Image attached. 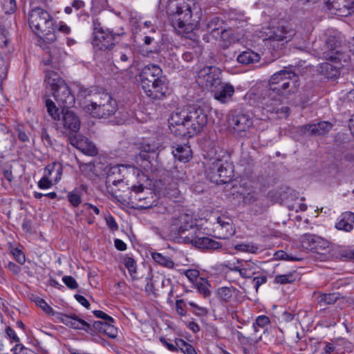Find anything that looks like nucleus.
<instances>
[{"mask_svg": "<svg viewBox=\"0 0 354 354\" xmlns=\"http://www.w3.org/2000/svg\"><path fill=\"white\" fill-rule=\"evenodd\" d=\"M170 225L172 231L179 235L183 243L192 244L201 250H217L222 247L221 243L204 236L192 216L185 213L180 208L174 211Z\"/></svg>", "mask_w": 354, "mask_h": 354, "instance_id": "obj_1", "label": "nucleus"}, {"mask_svg": "<svg viewBox=\"0 0 354 354\" xmlns=\"http://www.w3.org/2000/svg\"><path fill=\"white\" fill-rule=\"evenodd\" d=\"M169 127L176 137L192 138L201 133L207 123V115L201 107L177 109L169 118Z\"/></svg>", "mask_w": 354, "mask_h": 354, "instance_id": "obj_2", "label": "nucleus"}, {"mask_svg": "<svg viewBox=\"0 0 354 354\" xmlns=\"http://www.w3.org/2000/svg\"><path fill=\"white\" fill-rule=\"evenodd\" d=\"M299 86V76L290 70H281L270 78L268 85L262 91L263 104L275 102L281 104L290 95L295 93Z\"/></svg>", "mask_w": 354, "mask_h": 354, "instance_id": "obj_3", "label": "nucleus"}, {"mask_svg": "<svg viewBox=\"0 0 354 354\" xmlns=\"http://www.w3.org/2000/svg\"><path fill=\"white\" fill-rule=\"evenodd\" d=\"M140 82L144 93L151 100H162L169 93L167 77L157 64L145 66L140 72Z\"/></svg>", "mask_w": 354, "mask_h": 354, "instance_id": "obj_4", "label": "nucleus"}, {"mask_svg": "<svg viewBox=\"0 0 354 354\" xmlns=\"http://www.w3.org/2000/svg\"><path fill=\"white\" fill-rule=\"evenodd\" d=\"M28 25L44 42L51 43L56 40L55 21L45 9L41 7L32 8L28 14Z\"/></svg>", "mask_w": 354, "mask_h": 354, "instance_id": "obj_5", "label": "nucleus"}, {"mask_svg": "<svg viewBox=\"0 0 354 354\" xmlns=\"http://www.w3.org/2000/svg\"><path fill=\"white\" fill-rule=\"evenodd\" d=\"M118 108L117 101L107 93L96 95L85 106L86 112L96 118H108L116 113Z\"/></svg>", "mask_w": 354, "mask_h": 354, "instance_id": "obj_6", "label": "nucleus"}, {"mask_svg": "<svg viewBox=\"0 0 354 354\" xmlns=\"http://www.w3.org/2000/svg\"><path fill=\"white\" fill-rule=\"evenodd\" d=\"M193 0H177L174 4V10H171L170 20L172 26L179 31L192 30L194 26L192 22V5Z\"/></svg>", "mask_w": 354, "mask_h": 354, "instance_id": "obj_7", "label": "nucleus"}, {"mask_svg": "<svg viewBox=\"0 0 354 354\" xmlns=\"http://www.w3.org/2000/svg\"><path fill=\"white\" fill-rule=\"evenodd\" d=\"M207 178L218 185L230 183L233 176V167L227 160L216 158L209 165L207 171Z\"/></svg>", "mask_w": 354, "mask_h": 354, "instance_id": "obj_8", "label": "nucleus"}, {"mask_svg": "<svg viewBox=\"0 0 354 354\" xmlns=\"http://www.w3.org/2000/svg\"><path fill=\"white\" fill-rule=\"evenodd\" d=\"M129 196V202L138 209H149L156 205L151 192L145 190L142 185L133 186Z\"/></svg>", "mask_w": 354, "mask_h": 354, "instance_id": "obj_9", "label": "nucleus"}, {"mask_svg": "<svg viewBox=\"0 0 354 354\" xmlns=\"http://www.w3.org/2000/svg\"><path fill=\"white\" fill-rule=\"evenodd\" d=\"M222 80V71L216 66H205L197 73L196 82L199 86L211 91Z\"/></svg>", "mask_w": 354, "mask_h": 354, "instance_id": "obj_10", "label": "nucleus"}, {"mask_svg": "<svg viewBox=\"0 0 354 354\" xmlns=\"http://www.w3.org/2000/svg\"><path fill=\"white\" fill-rule=\"evenodd\" d=\"M228 128L237 136L243 137L252 126V120L247 113L234 112L228 115Z\"/></svg>", "mask_w": 354, "mask_h": 354, "instance_id": "obj_11", "label": "nucleus"}, {"mask_svg": "<svg viewBox=\"0 0 354 354\" xmlns=\"http://www.w3.org/2000/svg\"><path fill=\"white\" fill-rule=\"evenodd\" d=\"M68 140L72 146L85 155L95 156L98 153L95 144L84 136L77 134L70 135L68 138Z\"/></svg>", "mask_w": 354, "mask_h": 354, "instance_id": "obj_12", "label": "nucleus"}, {"mask_svg": "<svg viewBox=\"0 0 354 354\" xmlns=\"http://www.w3.org/2000/svg\"><path fill=\"white\" fill-rule=\"evenodd\" d=\"M60 123L63 126L68 137L70 135H76L80 129L81 122L80 118L72 111L65 109L62 110V117Z\"/></svg>", "mask_w": 354, "mask_h": 354, "instance_id": "obj_13", "label": "nucleus"}, {"mask_svg": "<svg viewBox=\"0 0 354 354\" xmlns=\"http://www.w3.org/2000/svg\"><path fill=\"white\" fill-rule=\"evenodd\" d=\"M53 95L58 105L63 109H69L75 105V95L66 84H63L53 91Z\"/></svg>", "mask_w": 354, "mask_h": 354, "instance_id": "obj_14", "label": "nucleus"}, {"mask_svg": "<svg viewBox=\"0 0 354 354\" xmlns=\"http://www.w3.org/2000/svg\"><path fill=\"white\" fill-rule=\"evenodd\" d=\"M60 322L68 327L73 329L91 332V324L80 318L76 314L59 313Z\"/></svg>", "mask_w": 354, "mask_h": 354, "instance_id": "obj_15", "label": "nucleus"}, {"mask_svg": "<svg viewBox=\"0 0 354 354\" xmlns=\"http://www.w3.org/2000/svg\"><path fill=\"white\" fill-rule=\"evenodd\" d=\"M302 246L310 250L319 252V250H324L328 248L329 243L319 236L309 233L304 234L301 237Z\"/></svg>", "mask_w": 354, "mask_h": 354, "instance_id": "obj_16", "label": "nucleus"}, {"mask_svg": "<svg viewBox=\"0 0 354 354\" xmlns=\"http://www.w3.org/2000/svg\"><path fill=\"white\" fill-rule=\"evenodd\" d=\"M234 91L233 85L230 83L223 82L222 80L210 91L214 99L221 103H227L230 101Z\"/></svg>", "mask_w": 354, "mask_h": 354, "instance_id": "obj_17", "label": "nucleus"}, {"mask_svg": "<svg viewBox=\"0 0 354 354\" xmlns=\"http://www.w3.org/2000/svg\"><path fill=\"white\" fill-rule=\"evenodd\" d=\"M128 166L124 165H117L111 167L107 171L106 185L109 188L111 185L122 184L124 179V172L127 170Z\"/></svg>", "mask_w": 354, "mask_h": 354, "instance_id": "obj_18", "label": "nucleus"}, {"mask_svg": "<svg viewBox=\"0 0 354 354\" xmlns=\"http://www.w3.org/2000/svg\"><path fill=\"white\" fill-rule=\"evenodd\" d=\"M331 128V123L322 121L316 124H308L300 127L299 133L307 136H322L328 133Z\"/></svg>", "mask_w": 354, "mask_h": 354, "instance_id": "obj_19", "label": "nucleus"}, {"mask_svg": "<svg viewBox=\"0 0 354 354\" xmlns=\"http://www.w3.org/2000/svg\"><path fill=\"white\" fill-rule=\"evenodd\" d=\"M237 266L235 263H230V270L233 272H239L242 278H251L255 274L257 265L251 261H245L243 259L236 260Z\"/></svg>", "mask_w": 354, "mask_h": 354, "instance_id": "obj_20", "label": "nucleus"}, {"mask_svg": "<svg viewBox=\"0 0 354 354\" xmlns=\"http://www.w3.org/2000/svg\"><path fill=\"white\" fill-rule=\"evenodd\" d=\"M261 31V35L259 37L262 38L263 41H280L288 38L286 35L288 32L286 30L283 26L278 27H263Z\"/></svg>", "mask_w": 354, "mask_h": 354, "instance_id": "obj_21", "label": "nucleus"}, {"mask_svg": "<svg viewBox=\"0 0 354 354\" xmlns=\"http://www.w3.org/2000/svg\"><path fill=\"white\" fill-rule=\"evenodd\" d=\"M126 33L122 29L121 32H106L102 28L95 27L93 32V44H99L103 41H106L108 43L111 42L110 44H115L113 41L119 42L117 41V38L120 37L124 36Z\"/></svg>", "mask_w": 354, "mask_h": 354, "instance_id": "obj_22", "label": "nucleus"}, {"mask_svg": "<svg viewBox=\"0 0 354 354\" xmlns=\"http://www.w3.org/2000/svg\"><path fill=\"white\" fill-rule=\"evenodd\" d=\"M216 230L220 232L222 239H227L235 232L232 220L227 217L223 216H218L216 218Z\"/></svg>", "mask_w": 354, "mask_h": 354, "instance_id": "obj_23", "label": "nucleus"}, {"mask_svg": "<svg viewBox=\"0 0 354 354\" xmlns=\"http://www.w3.org/2000/svg\"><path fill=\"white\" fill-rule=\"evenodd\" d=\"M42 50L49 56L47 59L42 60V63L46 66L58 63L65 54L59 46H43Z\"/></svg>", "mask_w": 354, "mask_h": 354, "instance_id": "obj_24", "label": "nucleus"}, {"mask_svg": "<svg viewBox=\"0 0 354 354\" xmlns=\"http://www.w3.org/2000/svg\"><path fill=\"white\" fill-rule=\"evenodd\" d=\"M172 153L175 159L180 162H187L192 157V151L189 145L187 144H177L172 146Z\"/></svg>", "mask_w": 354, "mask_h": 354, "instance_id": "obj_25", "label": "nucleus"}, {"mask_svg": "<svg viewBox=\"0 0 354 354\" xmlns=\"http://www.w3.org/2000/svg\"><path fill=\"white\" fill-rule=\"evenodd\" d=\"M327 8L330 10H336L339 15L346 16L353 12L354 1H352V0H338Z\"/></svg>", "mask_w": 354, "mask_h": 354, "instance_id": "obj_26", "label": "nucleus"}, {"mask_svg": "<svg viewBox=\"0 0 354 354\" xmlns=\"http://www.w3.org/2000/svg\"><path fill=\"white\" fill-rule=\"evenodd\" d=\"M218 39L221 41L229 43V44H234L241 41L242 35L232 28H223L218 32Z\"/></svg>", "mask_w": 354, "mask_h": 354, "instance_id": "obj_27", "label": "nucleus"}, {"mask_svg": "<svg viewBox=\"0 0 354 354\" xmlns=\"http://www.w3.org/2000/svg\"><path fill=\"white\" fill-rule=\"evenodd\" d=\"M270 321V318L268 316L266 315H260L258 316L255 320V322H254L252 325V328L254 330V333L252 337H250L249 339H250L252 341H253L255 343H257L261 340V334H259V328H261L262 329H264L266 326L269 325Z\"/></svg>", "mask_w": 354, "mask_h": 354, "instance_id": "obj_28", "label": "nucleus"}, {"mask_svg": "<svg viewBox=\"0 0 354 354\" xmlns=\"http://www.w3.org/2000/svg\"><path fill=\"white\" fill-rule=\"evenodd\" d=\"M354 226V213L346 212L341 215L340 220L336 223L335 227L339 230L351 232Z\"/></svg>", "mask_w": 354, "mask_h": 354, "instance_id": "obj_29", "label": "nucleus"}, {"mask_svg": "<svg viewBox=\"0 0 354 354\" xmlns=\"http://www.w3.org/2000/svg\"><path fill=\"white\" fill-rule=\"evenodd\" d=\"M45 82L49 85L52 91L57 89L63 84L64 80L60 77L59 74L53 71L46 70L45 71Z\"/></svg>", "mask_w": 354, "mask_h": 354, "instance_id": "obj_30", "label": "nucleus"}, {"mask_svg": "<svg viewBox=\"0 0 354 354\" xmlns=\"http://www.w3.org/2000/svg\"><path fill=\"white\" fill-rule=\"evenodd\" d=\"M319 72L328 79L335 78L340 74L339 67L328 62L319 64Z\"/></svg>", "mask_w": 354, "mask_h": 354, "instance_id": "obj_31", "label": "nucleus"}, {"mask_svg": "<svg viewBox=\"0 0 354 354\" xmlns=\"http://www.w3.org/2000/svg\"><path fill=\"white\" fill-rule=\"evenodd\" d=\"M339 293H318L316 296L317 304L320 306L334 304L339 299Z\"/></svg>", "mask_w": 354, "mask_h": 354, "instance_id": "obj_32", "label": "nucleus"}, {"mask_svg": "<svg viewBox=\"0 0 354 354\" xmlns=\"http://www.w3.org/2000/svg\"><path fill=\"white\" fill-rule=\"evenodd\" d=\"M280 104H276L275 102H270V104H263L264 109L270 113H275L278 117L286 118L289 116L290 109L288 106L279 107Z\"/></svg>", "mask_w": 354, "mask_h": 354, "instance_id": "obj_33", "label": "nucleus"}, {"mask_svg": "<svg viewBox=\"0 0 354 354\" xmlns=\"http://www.w3.org/2000/svg\"><path fill=\"white\" fill-rule=\"evenodd\" d=\"M260 56L252 50L243 51L237 57V61L242 64H250L259 62Z\"/></svg>", "mask_w": 354, "mask_h": 354, "instance_id": "obj_34", "label": "nucleus"}, {"mask_svg": "<svg viewBox=\"0 0 354 354\" xmlns=\"http://www.w3.org/2000/svg\"><path fill=\"white\" fill-rule=\"evenodd\" d=\"M151 255L153 260L160 266L168 269L174 268L175 263L170 257L159 252H151Z\"/></svg>", "mask_w": 354, "mask_h": 354, "instance_id": "obj_35", "label": "nucleus"}, {"mask_svg": "<svg viewBox=\"0 0 354 354\" xmlns=\"http://www.w3.org/2000/svg\"><path fill=\"white\" fill-rule=\"evenodd\" d=\"M243 190L241 192L243 195V201L245 204L251 205L255 203L258 198V193L252 188L243 184Z\"/></svg>", "mask_w": 354, "mask_h": 354, "instance_id": "obj_36", "label": "nucleus"}, {"mask_svg": "<svg viewBox=\"0 0 354 354\" xmlns=\"http://www.w3.org/2000/svg\"><path fill=\"white\" fill-rule=\"evenodd\" d=\"M298 277L297 272H289L284 274H278L274 277V281L277 284H287L295 282Z\"/></svg>", "mask_w": 354, "mask_h": 354, "instance_id": "obj_37", "label": "nucleus"}, {"mask_svg": "<svg viewBox=\"0 0 354 354\" xmlns=\"http://www.w3.org/2000/svg\"><path fill=\"white\" fill-rule=\"evenodd\" d=\"M225 22L221 19L218 17L214 16L212 17L207 23V28L209 30H212L213 33L218 35V32L224 28Z\"/></svg>", "mask_w": 354, "mask_h": 354, "instance_id": "obj_38", "label": "nucleus"}, {"mask_svg": "<svg viewBox=\"0 0 354 354\" xmlns=\"http://www.w3.org/2000/svg\"><path fill=\"white\" fill-rule=\"evenodd\" d=\"M332 256L336 259L345 260L354 258V253L344 248L337 247L333 250V253L332 254Z\"/></svg>", "mask_w": 354, "mask_h": 354, "instance_id": "obj_39", "label": "nucleus"}, {"mask_svg": "<svg viewBox=\"0 0 354 354\" xmlns=\"http://www.w3.org/2000/svg\"><path fill=\"white\" fill-rule=\"evenodd\" d=\"M54 171H55L56 174H57L56 180H57V178L60 179L62 172V165L57 162H53L48 165L45 167V175L44 176L49 177L53 174V173Z\"/></svg>", "mask_w": 354, "mask_h": 354, "instance_id": "obj_40", "label": "nucleus"}, {"mask_svg": "<svg viewBox=\"0 0 354 354\" xmlns=\"http://www.w3.org/2000/svg\"><path fill=\"white\" fill-rule=\"evenodd\" d=\"M175 342L178 347V351L180 350L184 354H197L194 347L184 339L177 338Z\"/></svg>", "mask_w": 354, "mask_h": 354, "instance_id": "obj_41", "label": "nucleus"}, {"mask_svg": "<svg viewBox=\"0 0 354 354\" xmlns=\"http://www.w3.org/2000/svg\"><path fill=\"white\" fill-rule=\"evenodd\" d=\"M132 50L147 57H154V55H158L157 50L149 49L148 46H133Z\"/></svg>", "mask_w": 354, "mask_h": 354, "instance_id": "obj_42", "label": "nucleus"}, {"mask_svg": "<svg viewBox=\"0 0 354 354\" xmlns=\"http://www.w3.org/2000/svg\"><path fill=\"white\" fill-rule=\"evenodd\" d=\"M67 199L73 207H76L82 203V194L77 189H74L68 193Z\"/></svg>", "mask_w": 354, "mask_h": 354, "instance_id": "obj_43", "label": "nucleus"}, {"mask_svg": "<svg viewBox=\"0 0 354 354\" xmlns=\"http://www.w3.org/2000/svg\"><path fill=\"white\" fill-rule=\"evenodd\" d=\"M124 264L127 269L128 270L132 279L133 280L138 279V277L136 276V262L135 261V260L131 257H126L124 259Z\"/></svg>", "mask_w": 354, "mask_h": 354, "instance_id": "obj_44", "label": "nucleus"}, {"mask_svg": "<svg viewBox=\"0 0 354 354\" xmlns=\"http://www.w3.org/2000/svg\"><path fill=\"white\" fill-rule=\"evenodd\" d=\"M218 35H216V33H213V32L210 30V32H203L202 34V39H201L200 36L198 35L197 38L194 39V41L197 44L201 43L203 41L204 43H213L214 40H218Z\"/></svg>", "mask_w": 354, "mask_h": 354, "instance_id": "obj_45", "label": "nucleus"}, {"mask_svg": "<svg viewBox=\"0 0 354 354\" xmlns=\"http://www.w3.org/2000/svg\"><path fill=\"white\" fill-rule=\"evenodd\" d=\"M234 289L228 287H221L218 289L217 295L220 300L223 301H228L232 297Z\"/></svg>", "mask_w": 354, "mask_h": 354, "instance_id": "obj_46", "label": "nucleus"}, {"mask_svg": "<svg viewBox=\"0 0 354 354\" xmlns=\"http://www.w3.org/2000/svg\"><path fill=\"white\" fill-rule=\"evenodd\" d=\"M80 169L86 176H91L96 174L95 166L93 162L80 164Z\"/></svg>", "mask_w": 354, "mask_h": 354, "instance_id": "obj_47", "label": "nucleus"}, {"mask_svg": "<svg viewBox=\"0 0 354 354\" xmlns=\"http://www.w3.org/2000/svg\"><path fill=\"white\" fill-rule=\"evenodd\" d=\"M269 51L273 59H277L286 53V46H270Z\"/></svg>", "mask_w": 354, "mask_h": 354, "instance_id": "obj_48", "label": "nucleus"}, {"mask_svg": "<svg viewBox=\"0 0 354 354\" xmlns=\"http://www.w3.org/2000/svg\"><path fill=\"white\" fill-rule=\"evenodd\" d=\"M113 322H106L102 332L103 334L112 339L115 338L118 335V329L113 325Z\"/></svg>", "mask_w": 354, "mask_h": 354, "instance_id": "obj_49", "label": "nucleus"}, {"mask_svg": "<svg viewBox=\"0 0 354 354\" xmlns=\"http://www.w3.org/2000/svg\"><path fill=\"white\" fill-rule=\"evenodd\" d=\"M234 249L238 251L246 252L250 253H257L259 248L253 244L240 243L234 245Z\"/></svg>", "mask_w": 354, "mask_h": 354, "instance_id": "obj_50", "label": "nucleus"}, {"mask_svg": "<svg viewBox=\"0 0 354 354\" xmlns=\"http://www.w3.org/2000/svg\"><path fill=\"white\" fill-rule=\"evenodd\" d=\"M335 49H336V48L331 49L330 52L324 51L322 53H317L316 54H314V55L319 58H322L323 59H326V60H330L333 62L337 63V60L339 61V59L337 56L333 55V50H335Z\"/></svg>", "mask_w": 354, "mask_h": 354, "instance_id": "obj_51", "label": "nucleus"}, {"mask_svg": "<svg viewBox=\"0 0 354 354\" xmlns=\"http://www.w3.org/2000/svg\"><path fill=\"white\" fill-rule=\"evenodd\" d=\"M46 106L47 108L48 113L54 119L59 118L58 109L56 107L55 103L50 99L46 100Z\"/></svg>", "mask_w": 354, "mask_h": 354, "instance_id": "obj_52", "label": "nucleus"}, {"mask_svg": "<svg viewBox=\"0 0 354 354\" xmlns=\"http://www.w3.org/2000/svg\"><path fill=\"white\" fill-rule=\"evenodd\" d=\"M200 281L196 282V288L198 292L203 294L205 297L210 295V291L207 288V283L203 280V278H199Z\"/></svg>", "mask_w": 354, "mask_h": 354, "instance_id": "obj_53", "label": "nucleus"}, {"mask_svg": "<svg viewBox=\"0 0 354 354\" xmlns=\"http://www.w3.org/2000/svg\"><path fill=\"white\" fill-rule=\"evenodd\" d=\"M3 8L6 14H12L17 9L15 0H3Z\"/></svg>", "mask_w": 354, "mask_h": 354, "instance_id": "obj_54", "label": "nucleus"}, {"mask_svg": "<svg viewBox=\"0 0 354 354\" xmlns=\"http://www.w3.org/2000/svg\"><path fill=\"white\" fill-rule=\"evenodd\" d=\"M175 306H176V310L178 315H179L181 317H184V316L187 315V310H186L187 306H186V303L185 302V301L183 299H177L176 301Z\"/></svg>", "mask_w": 354, "mask_h": 354, "instance_id": "obj_55", "label": "nucleus"}, {"mask_svg": "<svg viewBox=\"0 0 354 354\" xmlns=\"http://www.w3.org/2000/svg\"><path fill=\"white\" fill-rule=\"evenodd\" d=\"M35 302L46 314L49 315H54L53 309L45 301V300L38 298Z\"/></svg>", "mask_w": 354, "mask_h": 354, "instance_id": "obj_56", "label": "nucleus"}, {"mask_svg": "<svg viewBox=\"0 0 354 354\" xmlns=\"http://www.w3.org/2000/svg\"><path fill=\"white\" fill-rule=\"evenodd\" d=\"M172 178L176 180V182L184 181L186 178V173L183 169L178 170L175 168L173 171H171Z\"/></svg>", "mask_w": 354, "mask_h": 354, "instance_id": "obj_57", "label": "nucleus"}, {"mask_svg": "<svg viewBox=\"0 0 354 354\" xmlns=\"http://www.w3.org/2000/svg\"><path fill=\"white\" fill-rule=\"evenodd\" d=\"M64 283L71 290H75L78 288V283L72 276H64L62 277Z\"/></svg>", "mask_w": 354, "mask_h": 354, "instance_id": "obj_58", "label": "nucleus"}, {"mask_svg": "<svg viewBox=\"0 0 354 354\" xmlns=\"http://www.w3.org/2000/svg\"><path fill=\"white\" fill-rule=\"evenodd\" d=\"M188 304L193 308L192 313L197 316H205L207 313L206 308L198 306L193 301H189Z\"/></svg>", "mask_w": 354, "mask_h": 354, "instance_id": "obj_59", "label": "nucleus"}, {"mask_svg": "<svg viewBox=\"0 0 354 354\" xmlns=\"http://www.w3.org/2000/svg\"><path fill=\"white\" fill-rule=\"evenodd\" d=\"M106 324V322L95 321L92 325L91 324V332H86V333L93 334L95 332V330H97V331L102 333Z\"/></svg>", "mask_w": 354, "mask_h": 354, "instance_id": "obj_60", "label": "nucleus"}, {"mask_svg": "<svg viewBox=\"0 0 354 354\" xmlns=\"http://www.w3.org/2000/svg\"><path fill=\"white\" fill-rule=\"evenodd\" d=\"M185 275L191 282H196L199 278V272L195 269L187 270L184 272Z\"/></svg>", "mask_w": 354, "mask_h": 354, "instance_id": "obj_61", "label": "nucleus"}, {"mask_svg": "<svg viewBox=\"0 0 354 354\" xmlns=\"http://www.w3.org/2000/svg\"><path fill=\"white\" fill-rule=\"evenodd\" d=\"M147 283L145 286V292L147 295H156L155 285L151 278H146Z\"/></svg>", "mask_w": 354, "mask_h": 354, "instance_id": "obj_62", "label": "nucleus"}, {"mask_svg": "<svg viewBox=\"0 0 354 354\" xmlns=\"http://www.w3.org/2000/svg\"><path fill=\"white\" fill-rule=\"evenodd\" d=\"M5 332L6 333L7 337L12 341L15 343H18L20 342L19 337L17 335L15 331L9 326H7L5 328Z\"/></svg>", "mask_w": 354, "mask_h": 354, "instance_id": "obj_63", "label": "nucleus"}, {"mask_svg": "<svg viewBox=\"0 0 354 354\" xmlns=\"http://www.w3.org/2000/svg\"><path fill=\"white\" fill-rule=\"evenodd\" d=\"M12 351L14 354H28V348L19 342L16 343Z\"/></svg>", "mask_w": 354, "mask_h": 354, "instance_id": "obj_64", "label": "nucleus"}]
</instances>
